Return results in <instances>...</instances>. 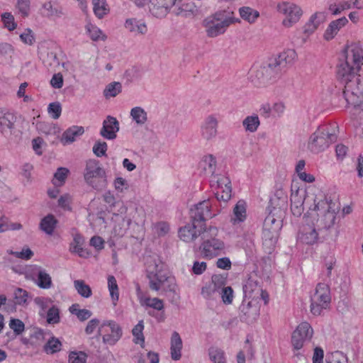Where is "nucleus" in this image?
<instances>
[{"mask_svg": "<svg viewBox=\"0 0 363 363\" xmlns=\"http://www.w3.org/2000/svg\"><path fill=\"white\" fill-rule=\"evenodd\" d=\"M313 334V328L308 323L303 322L300 323L291 336V343L294 348L297 350L301 349L305 342L311 339Z\"/></svg>", "mask_w": 363, "mask_h": 363, "instance_id": "nucleus-14", "label": "nucleus"}, {"mask_svg": "<svg viewBox=\"0 0 363 363\" xmlns=\"http://www.w3.org/2000/svg\"><path fill=\"white\" fill-rule=\"evenodd\" d=\"M198 227L199 225L196 223L191 222V223H188L185 226L179 228V237L186 242L194 241L198 236H199V230H196Z\"/></svg>", "mask_w": 363, "mask_h": 363, "instance_id": "nucleus-28", "label": "nucleus"}, {"mask_svg": "<svg viewBox=\"0 0 363 363\" xmlns=\"http://www.w3.org/2000/svg\"><path fill=\"white\" fill-rule=\"evenodd\" d=\"M330 301L328 285L325 283H319L316 286L315 294L311 297V312L315 315H320L323 310L329 306Z\"/></svg>", "mask_w": 363, "mask_h": 363, "instance_id": "nucleus-8", "label": "nucleus"}, {"mask_svg": "<svg viewBox=\"0 0 363 363\" xmlns=\"http://www.w3.org/2000/svg\"><path fill=\"white\" fill-rule=\"evenodd\" d=\"M345 60L337 67V74L341 82L352 83L358 81L357 72L363 65V52L358 44L352 43L345 50Z\"/></svg>", "mask_w": 363, "mask_h": 363, "instance_id": "nucleus-2", "label": "nucleus"}, {"mask_svg": "<svg viewBox=\"0 0 363 363\" xmlns=\"http://www.w3.org/2000/svg\"><path fill=\"white\" fill-rule=\"evenodd\" d=\"M43 9L45 11V15L48 17L60 18L65 15L63 9L60 7L54 6L51 1H46L42 5Z\"/></svg>", "mask_w": 363, "mask_h": 363, "instance_id": "nucleus-40", "label": "nucleus"}, {"mask_svg": "<svg viewBox=\"0 0 363 363\" xmlns=\"http://www.w3.org/2000/svg\"><path fill=\"white\" fill-rule=\"evenodd\" d=\"M201 243L199 247L201 256L205 259H212L225 254V244L219 237L218 229L210 226L199 230Z\"/></svg>", "mask_w": 363, "mask_h": 363, "instance_id": "nucleus-4", "label": "nucleus"}, {"mask_svg": "<svg viewBox=\"0 0 363 363\" xmlns=\"http://www.w3.org/2000/svg\"><path fill=\"white\" fill-rule=\"evenodd\" d=\"M260 125V121L257 115L253 114L247 116L242 121V125L245 130L250 133H255L258 129Z\"/></svg>", "mask_w": 363, "mask_h": 363, "instance_id": "nucleus-38", "label": "nucleus"}, {"mask_svg": "<svg viewBox=\"0 0 363 363\" xmlns=\"http://www.w3.org/2000/svg\"><path fill=\"white\" fill-rule=\"evenodd\" d=\"M240 23V19L233 16V12L220 11L206 18L203 22L206 35L209 38H216L224 33L227 28L232 23Z\"/></svg>", "mask_w": 363, "mask_h": 363, "instance_id": "nucleus-5", "label": "nucleus"}, {"mask_svg": "<svg viewBox=\"0 0 363 363\" xmlns=\"http://www.w3.org/2000/svg\"><path fill=\"white\" fill-rule=\"evenodd\" d=\"M296 56V54L294 50L283 51L271 60L270 62L268 64L269 67L271 68L272 71H280L286 68L288 65H291L294 62Z\"/></svg>", "mask_w": 363, "mask_h": 363, "instance_id": "nucleus-16", "label": "nucleus"}, {"mask_svg": "<svg viewBox=\"0 0 363 363\" xmlns=\"http://www.w3.org/2000/svg\"><path fill=\"white\" fill-rule=\"evenodd\" d=\"M169 9H171V1L169 4H152L150 6V12L157 18L165 16Z\"/></svg>", "mask_w": 363, "mask_h": 363, "instance_id": "nucleus-39", "label": "nucleus"}, {"mask_svg": "<svg viewBox=\"0 0 363 363\" xmlns=\"http://www.w3.org/2000/svg\"><path fill=\"white\" fill-rule=\"evenodd\" d=\"M16 121V117L14 114L9 112H0V126L12 129L14 128Z\"/></svg>", "mask_w": 363, "mask_h": 363, "instance_id": "nucleus-45", "label": "nucleus"}, {"mask_svg": "<svg viewBox=\"0 0 363 363\" xmlns=\"http://www.w3.org/2000/svg\"><path fill=\"white\" fill-rule=\"evenodd\" d=\"M33 275L35 276L34 281L39 288L48 289L52 287V278L45 269L40 267H36L35 272H33Z\"/></svg>", "mask_w": 363, "mask_h": 363, "instance_id": "nucleus-27", "label": "nucleus"}, {"mask_svg": "<svg viewBox=\"0 0 363 363\" xmlns=\"http://www.w3.org/2000/svg\"><path fill=\"white\" fill-rule=\"evenodd\" d=\"M326 18L325 11H316L313 13L303 26V33L308 36L313 34L325 21Z\"/></svg>", "mask_w": 363, "mask_h": 363, "instance_id": "nucleus-20", "label": "nucleus"}, {"mask_svg": "<svg viewBox=\"0 0 363 363\" xmlns=\"http://www.w3.org/2000/svg\"><path fill=\"white\" fill-rule=\"evenodd\" d=\"M142 304L157 311H161L164 308L163 301L158 298H145L143 300Z\"/></svg>", "mask_w": 363, "mask_h": 363, "instance_id": "nucleus-55", "label": "nucleus"}, {"mask_svg": "<svg viewBox=\"0 0 363 363\" xmlns=\"http://www.w3.org/2000/svg\"><path fill=\"white\" fill-rule=\"evenodd\" d=\"M130 115L133 121L138 125H143L147 121V113L142 107L133 108L130 110Z\"/></svg>", "mask_w": 363, "mask_h": 363, "instance_id": "nucleus-36", "label": "nucleus"}, {"mask_svg": "<svg viewBox=\"0 0 363 363\" xmlns=\"http://www.w3.org/2000/svg\"><path fill=\"white\" fill-rule=\"evenodd\" d=\"M216 179V182L218 188L221 189V191H217L216 196L218 201H223L225 203L228 202L232 196V187L230 179L228 177L223 175H217L214 177Z\"/></svg>", "mask_w": 363, "mask_h": 363, "instance_id": "nucleus-19", "label": "nucleus"}, {"mask_svg": "<svg viewBox=\"0 0 363 363\" xmlns=\"http://www.w3.org/2000/svg\"><path fill=\"white\" fill-rule=\"evenodd\" d=\"M201 294L205 298L214 299L218 296L219 291L216 289L215 285L209 283L202 288Z\"/></svg>", "mask_w": 363, "mask_h": 363, "instance_id": "nucleus-53", "label": "nucleus"}, {"mask_svg": "<svg viewBox=\"0 0 363 363\" xmlns=\"http://www.w3.org/2000/svg\"><path fill=\"white\" fill-rule=\"evenodd\" d=\"M9 326L16 335L21 334L25 329L24 323L21 320L16 318L10 320Z\"/></svg>", "mask_w": 363, "mask_h": 363, "instance_id": "nucleus-62", "label": "nucleus"}, {"mask_svg": "<svg viewBox=\"0 0 363 363\" xmlns=\"http://www.w3.org/2000/svg\"><path fill=\"white\" fill-rule=\"evenodd\" d=\"M216 167V160L213 155L204 156L199 164V169L201 174L205 175H213Z\"/></svg>", "mask_w": 363, "mask_h": 363, "instance_id": "nucleus-30", "label": "nucleus"}, {"mask_svg": "<svg viewBox=\"0 0 363 363\" xmlns=\"http://www.w3.org/2000/svg\"><path fill=\"white\" fill-rule=\"evenodd\" d=\"M312 200L313 206H310L309 211L316 212L318 227L325 229L333 227L339 211L338 205L320 191L313 195Z\"/></svg>", "mask_w": 363, "mask_h": 363, "instance_id": "nucleus-3", "label": "nucleus"}, {"mask_svg": "<svg viewBox=\"0 0 363 363\" xmlns=\"http://www.w3.org/2000/svg\"><path fill=\"white\" fill-rule=\"evenodd\" d=\"M277 11L285 16L281 24L286 28H290L298 23L303 15L301 7L294 3L283 1L277 5Z\"/></svg>", "mask_w": 363, "mask_h": 363, "instance_id": "nucleus-9", "label": "nucleus"}, {"mask_svg": "<svg viewBox=\"0 0 363 363\" xmlns=\"http://www.w3.org/2000/svg\"><path fill=\"white\" fill-rule=\"evenodd\" d=\"M254 302L252 301L246 302L244 299L239 308L240 318L247 323L255 321L259 315V308L257 303Z\"/></svg>", "mask_w": 363, "mask_h": 363, "instance_id": "nucleus-18", "label": "nucleus"}, {"mask_svg": "<svg viewBox=\"0 0 363 363\" xmlns=\"http://www.w3.org/2000/svg\"><path fill=\"white\" fill-rule=\"evenodd\" d=\"M16 8L23 17H27L30 10V0H17Z\"/></svg>", "mask_w": 363, "mask_h": 363, "instance_id": "nucleus-56", "label": "nucleus"}, {"mask_svg": "<svg viewBox=\"0 0 363 363\" xmlns=\"http://www.w3.org/2000/svg\"><path fill=\"white\" fill-rule=\"evenodd\" d=\"M84 240L79 234L74 236L73 241L70 243L69 251L78 255L80 257H88L89 253L83 247Z\"/></svg>", "mask_w": 363, "mask_h": 363, "instance_id": "nucleus-31", "label": "nucleus"}, {"mask_svg": "<svg viewBox=\"0 0 363 363\" xmlns=\"http://www.w3.org/2000/svg\"><path fill=\"white\" fill-rule=\"evenodd\" d=\"M352 8V4L350 1H345L340 2L338 4H330L329 6V11L333 16L339 15L342 11Z\"/></svg>", "mask_w": 363, "mask_h": 363, "instance_id": "nucleus-50", "label": "nucleus"}, {"mask_svg": "<svg viewBox=\"0 0 363 363\" xmlns=\"http://www.w3.org/2000/svg\"><path fill=\"white\" fill-rule=\"evenodd\" d=\"M219 120L215 113L208 114L200 125V135L203 140L211 141L218 135Z\"/></svg>", "mask_w": 363, "mask_h": 363, "instance_id": "nucleus-12", "label": "nucleus"}, {"mask_svg": "<svg viewBox=\"0 0 363 363\" xmlns=\"http://www.w3.org/2000/svg\"><path fill=\"white\" fill-rule=\"evenodd\" d=\"M283 211L279 208H273L264 221V238L265 242L269 240L270 244L273 245L276 241L274 234L281 226V215Z\"/></svg>", "mask_w": 363, "mask_h": 363, "instance_id": "nucleus-10", "label": "nucleus"}, {"mask_svg": "<svg viewBox=\"0 0 363 363\" xmlns=\"http://www.w3.org/2000/svg\"><path fill=\"white\" fill-rule=\"evenodd\" d=\"M272 71L269 65L267 67H259L254 69L250 75L251 82L256 86H265L270 80L269 74Z\"/></svg>", "mask_w": 363, "mask_h": 363, "instance_id": "nucleus-22", "label": "nucleus"}, {"mask_svg": "<svg viewBox=\"0 0 363 363\" xmlns=\"http://www.w3.org/2000/svg\"><path fill=\"white\" fill-rule=\"evenodd\" d=\"M69 173V169L65 167H60L57 169V172L54 174V177L52 179V184L55 186H60L63 185L65 183L67 175Z\"/></svg>", "mask_w": 363, "mask_h": 363, "instance_id": "nucleus-46", "label": "nucleus"}, {"mask_svg": "<svg viewBox=\"0 0 363 363\" xmlns=\"http://www.w3.org/2000/svg\"><path fill=\"white\" fill-rule=\"evenodd\" d=\"M218 296H220L225 304H230L233 300V290L230 286H226L219 292Z\"/></svg>", "mask_w": 363, "mask_h": 363, "instance_id": "nucleus-59", "label": "nucleus"}, {"mask_svg": "<svg viewBox=\"0 0 363 363\" xmlns=\"http://www.w3.org/2000/svg\"><path fill=\"white\" fill-rule=\"evenodd\" d=\"M97 333L99 336H102L103 342L108 345H114L123 335L121 327L114 320L103 322Z\"/></svg>", "mask_w": 363, "mask_h": 363, "instance_id": "nucleus-11", "label": "nucleus"}, {"mask_svg": "<svg viewBox=\"0 0 363 363\" xmlns=\"http://www.w3.org/2000/svg\"><path fill=\"white\" fill-rule=\"evenodd\" d=\"M243 293L245 299L252 298V301H257V300L262 299L265 304L268 303V294L263 291L261 286L258 284V282L251 277L249 278L244 284Z\"/></svg>", "mask_w": 363, "mask_h": 363, "instance_id": "nucleus-15", "label": "nucleus"}, {"mask_svg": "<svg viewBox=\"0 0 363 363\" xmlns=\"http://www.w3.org/2000/svg\"><path fill=\"white\" fill-rule=\"evenodd\" d=\"M336 140L337 136L335 133H330L324 128H318L311 135L308 143V148L313 153H319L325 150Z\"/></svg>", "mask_w": 363, "mask_h": 363, "instance_id": "nucleus-7", "label": "nucleus"}, {"mask_svg": "<svg viewBox=\"0 0 363 363\" xmlns=\"http://www.w3.org/2000/svg\"><path fill=\"white\" fill-rule=\"evenodd\" d=\"M107 147L106 142L97 141L93 147V152L97 157L104 156L106 155Z\"/></svg>", "mask_w": 363, "mask_h": 363, "instance_id": "nucleus-63", "label": "nucleus"}, {"mask_svg": "<svg viewBox=\"0 0 363 363\" xmlns=\"http://www.w3.org/2000/svg\"><path fill=\"white\" fill-rule=\"evenodd\" d=\"M28 298V293L21 289L17 288L13 292L14 303L18 305H23L27 303Z\"/></svg>", "mask_w": 363, "mask_h": 363, "instance_id": "nucleus-52", "label": "nucleus"}, {"mask_svg": "<svg viewBox=\"0 0 363 363\" xmlns=\"http://www.w3.org/2000/svg\"><path fill=\"white\" fill-rule=\"evenodd\" d=\"M143 329H144L143 321L140 320L138 322V323L132 330L133 335L135 337L134 342L136 344H138V343L144 344V342H145V337H144L143 333Z\"/></svg>", "mask_w": 363, "mask_h": 363, "instance_id": "nucleus-49", "label": "nucleus"}, {"mask_svg": "<svg viewBox=\"0 0 363 363\" xmlns=\"http://www.w3.org/2000/svg\"><path fill=\"white\" fill-rule=\"evenodd\" d=\"M298 238L303 243L313 245L318 240V234L313 225L306 223L301 227Z\"/></svg>", "mask_w": 363, "mask_h": 363, "instance_id": "nucleus-23", "label": "nucleus"}, {"mask_svg": "<svg viewBox=\"0 0 363 363\" xmlns=\"http://www.w3.org/2000/svg\"><path fill=\"white\" fill-rule=\"evenodd\" d=\"M93 6L94 12L99 18H102L108 12L106 0H94Z\"/></svg>", "mask_w": 363, "mask_h": 363, "instance_id": "nucleus-44", "label": "nucleus"}, {"mask_svg": "<svg viewBox=\"0 0 363 363\" xmlns=\"http://www.w3.org/2000/svg\"><path fill=\"white\" fill-rule=\"evenodd\" d=\"M108 288L114 306L119 298L118 286L116 278L113 275L108 277Z\"/></svg>", "mask_w": 363, "mask_h": 363, "instance_id": "nucleus-42", "label": "nucleus"}, {"mask_svg": "<svg viewBox=\"0 0 363 363\" xmlns=\"http://www.w3.org/2000/svg\"><path fill=\"white\" fill-rule=\"evenodd\" d=\"M74 286L77 293L84 298H89L92 295L90 286L84 280L78 279L74 281Z\"/></svg>", "mask_w": 363, "mask_h": 363, "instance_id": "nucleus-41", "label": "nucleus"}, {"mask_svg": "<svg viewBox=\"0 0 363 363\" xmlns=\"http://www.w3.org/2000/svg\"><path fill=\"white\" fill-rule=\"evenodd\" d=\"M171 357L173 360H179L182 357V340L179 334L174 331L171 337Z\"/></svg>", "mask_w": 363, "mask_h": 363, "instance_id": "nucleus-32", "label": "nucleus"}, {"mask_svg": "<svg viewBox=\"0 0 363 363\" xmlns=\"http://www.w3.org/2000/svg\"><path fill=\"white\" fill-rule=\"evenodd\" d=\"M343 94L347 104L354 107L359 106L363 100V94L358 86V81L346 83Z\"/></svg>", "mask_w": 363, "mask_h": 363, "instance_id": "nucleus-17", "label": "nucleus"}, {"mask_svg": "<svg viewBox=\"0 0 363 363\" xmlns=\"http://www.w3.org/2000/svg\"><path fill=\"white\" fill-rule=\"evenodd\" d=\"M208 354L210 359L214 363H225L224 352L221 350L211 347L209 349Z\"/></svg>", "mask_w": 363, "mask_h": 363, "instance_id": "nucleus-54", "label": "nucleus"}, {"mask_svg": "<svg viewBox=\"0 0 363 363\" xmlns=\"http://www.w3.org/2000/svg\"><path fill=\"white\" fill-rule=\"evenodd\" d=\"M347 23L348 20L345 16L331 21L324 32L323 38L327 41L333 40Z\"/></svg>", "mask_w": 363, "mask_h": 363, "instance_id": "nucleus-24", "label": "nucleus"}, {"mask_svg": "<svg viewBox=\"0 0 363 363\" xmlns=\"http://www.w3.org/2000/svg\"><path fill=\"white\" fill-rule=\"evenodd\" d=\"M84 132L82 126H72L66 130L62 134L61 141L63 144H69L75 141L76 138Z\"/></svg>", "mask_w": 363, "mask_h": 363, "instance_id": "nucleus-34", "label": "nucleus"}, {"mask_svg": "<svg viewBox=\"0 0 363 363\" xmlns=\"http://www.w3.org/2000/svg\"><path fill=\"white\" fill-rule=\"evenodd\" d=\"M246 218V203L244 201H239L233 208L230 221L234 224L243 222Z\"/></svg>", "mask_w": 363, "mask_h": 363, "instance_id": "nucleus-33", "label": "nucleus"}, {"mask_svg": "<svg viewBox=\"0 0 363 363\" xmlns=\"http://www.w3.org/2000/svg\"><path fill=\"white\" fill-rule=\"evenodd\" d=\"M60 311L57 307L53 306L47 313V322L49 324H56L60 322Z\"/></svg>", "mask_w": 363, "mask_h": 363, "instance_id": "nucleus-58", "label": "nucleus"}, {"mask_svg": "<svg viewBox=\"0 0 363 363\" xmlns=\"http://www.w3.org/2000/svg\"><path fill=\"white\" fill-rule=\"evenodd\" d=\"M328 363H348L347 356L340 351H335L327 355Z\"/></svg>", "mask_w": 363, "mask_h": 363, "instance_id": "nucleus-51", "label": "nucleus"}, {"mask_svg": "<svg viewBox=\"0 0 363 363\" xmlns=\"http://www.w3.org/2000/svg\"><path fill=\"white\" fill-rule=\"evenodd\" d=\"M61 342L55 338L52 337L44 346V350L47 354H53L61 350Z\"/></svg>", "mask_w": 363, "mask_h": 363, "instance_id": "nucleus-48", "label": "nucleus"}, {"mask_svg": "<svg viewBox=\"0 0 363 363\" xmlns=\"http://www.w3.org/2000/svg\"><path fill=\"white\" fill-rule=\"evenodd\" d=\"M124 26L129 32L135 35H145L148 31L146 23L143 21L137 18H128Z\"/></svg>", "mask_w": 363, "mask_h": 363, "instance_id": "nucleus-26", "label": "nucleus"}, {"mask_svg": "<svg viewBox=\"0 0 363 363\" xmlns=\"http://www.w3.org/2000/svg\"><path fill=\"white\" fill-rule=\"evenodd\" d=\"M1 20L4 23V27L9 30H13L16 29L17 24L15 22L14 17L11 13H4L1 15Z\"/></svg>", "mask_w": 363, "mask_h": 363, "instance_id": "nucleus-57", "label": "nucleus"}, {"mask_svg": "<svg viewBox=\"0 0 363 363\" xmlns=\"http://www.w3.org/2000/svg\"><path fill=\"white\" fill-rule=\"evenodd\" d=\"M86 354L83 352H71L69 354V363H86Z\"/></svg>", "mask_w": 363, "mask_h": 363, "instance_id": "nucleus-60", "label": "nucleus"}, {"mask_svg": "<svg viewBox=\"0 0 363 363\" xmlns=\"http://www.w3.org/2000/svg\"><path fill=\"white\" fill-rule=\"evenodd\" d=\"M48 111L49 114L54 119H57L60 118L62 112L61 105L58 102H54L49 104L48 108Z\"/></svg>", "mask_w": 363, "mask_h": 363, "instance_id": "nucleus-61", "label": "nucleus"}, {"mask_svg": "<svg viewBox=\"0 0 363 363\" xmlns=\"http://www.w3.org/2000/svg\"><path fill=\"white\" fill-rule=\"evenodd\" d=\"M172 12L177 16H188L193 13L194 6L192 4L183 3L182 0H169Z\"/></svg>", "mask_w": 363, "mask_h": 363, "instance_id": "nucleus-29", "label": "nucleus"}, {"mask_svg": "<svg viewBox=\"0 0 363 363\" xmlns=\"http://www.w3.org/2000/svg\"><path fill=\"white\" fill-rule=\"evenodd\" d=\"M306 199V193L297 190L291 195V210L294 216L299 217L303 212V202Z\"/></svg>", "mask_w": 363, "mask_h": 363, "instance_id": "nucleus-25", "label": "nucleus"}, {"mask_svg": "<svg viewBox=\"0 0 363 363\" xmlns=\"http://www.w3.org/2000/svg\"><path fill=\"white\" fill-rule=\"evenodd\" d=\"M57 220L54 216L49 214L43 218L40 222V229L48 235H52L56 228Z\"/></svg>", "mask_w": 363, "mask_h": 363, "instance_id": "nucleus-37", "label": "nucleus"}, {"mask_svg": "<svg viewBox=\"0 0 363 363\" xmlns=\"http://www.w3.org/2000/svg\"><path fill=\"white\" fill-rule=\"evenodd\" d=\"M238 11L241 18L251 24L254 23L259 16V11L250 6L240 7Z\"/></svg>", "mask_w": 363, "mask_h": 363, "instance_id": "nucleus-35", "label": "nucleus"}, {"mask_svg": "<svg viewBox=\"0 0 363 363\" xmlns=\"http://www.w3.org/2000/svg\"><path fill=\"white\" fill-rule=\"evenodd\" d=\"M211 203L209 199L203 200L192 206L190 208L191 221L196 223H201L202 227L204 221L213 217L215 214L211 213Z\"/></svg>", "mask_w": 363, "mask_h": 363, "instance_id": "nucleus-13", "label": "nucleus"}, {"mask_svg": "<svg viewBox=\"0 0 363 363\" xmlns=\"http://www.w3.org/2000/svg\"><path fill=\"white\" fill-rule=\"evenodd\" d=\"M84 178L89 186L98 191H102L107 186L106 171L96 160L91 159L86 162Z\"/></svg>", "mask_w": 363, "mask_h": 363, "instance_id": "nucleus-6", "label": "nucleus"}, {"mask_svg": "<svg viewBox=\"0 0 363 363\" xmlns=\"http://www.w3.org/2000/svg\"><path fill=\"white\" fill-rule=\"evenodd\" d=\"M119 130V123L115 117L108 116L103 122V127L100 130L101 135L107 140H113Z\"/></svg>", "mask_w": 363, "mask_h": 363, "instance_id": "nucleus-21", "label": "nucleus"}, {"mask_svg": "<svg viewBox=\"0 0 363 363\" xmlns=\"http://www.w3.org/2000/svg\"><path fill=\"white\" fill-rule=\"evenodd\" d=\"M225 279L220 275H213L212 277L211 282L212 285H215L216 289L220 292L223 289L225 288Z\"/></svg>", "mask_w": 363, "mask_h": 363, "instance_id": "nucleus-64", "label": "nucleus"}, {"mask_svg": "<svg viewBox=\"0 0 363 363\" xmlns=\"http://www.w3.org/2000/svg\"><path fill=\"white\" fill-rule=\"evenodd\" d=\"M122 91V85L120 82H113L108 84L104 90V96L106 99L115 97Z\"/></svg>", "mask_w": 363, "mask_h": 363, "instance_id": "nucleus-43", "label": "nucleus"}, {"mask_svg": "<svg viewBox=\"0 0 363 363\" xmlns=\"http://www.w3.org/2000/svg\"><path fill=\"white\" fill-rule=\"evenodd\" d=\"M86 29L91 39L94 41H98L100 40H105L106 39V36L102 33V31L94 25L87 24L86 26Z\"/></svg>", "mask_w": 363, "mask_h": 363, "instance_id": "nucleus-47", "label": "nucleus"}, {"mask_svg": "<svg viewBox=\"0 0 363 363\" xmlns=\"http://www.w3.org/2000/svg\"><path fill=\"white\" fill-rule=\"evenodd\" d=\"M147 278L149 287L152 291H158L162 289L165 292L176 294L177 284L174 278L171 277L164 269V264L157 255H148L145 257Z\"/></svg>", "mask_w": 363, "mask_h": 363, "instance_id": "nucleus-1", "label": "nucleus"}]
</instances>
